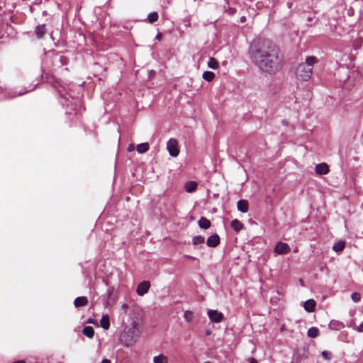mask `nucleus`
Returning a JSON list of instances; mask_svg holds the SVG:
<instances>
[{
    "label": "nucleus",
    "instance_id": "1",
    "mask_svg": "<svg viewBox=\"0 0 363 363\" xmlns=\"http://www.w3.org/2000/svg\"><path fill=\"white\" fill-rule=\"evenodd\" d=\"M249 55L255 65L270 74L279 72L284 65V57L279 48L266 39H255L250 45Z\"/></svg>",
    "mask_w": 363,
    "mask_h": 363
},
{
    "label": "nucleus",
    "instance_id": "2",
    "mask_svg": "<svg viewBox=\"0 0 363 363\" xmlns=\"http://www.w3.org/2000/svg\"><path fill=\"white\" fill-rule=\"evenodd\" d=\"M318 60L314 56H309L306 59L305 62L299 64L296 68V74L297 78L303 81L308 80L312 75V69Z\"/></svg>",
    "mask_w": 363,
    "mask_h": 363
},
{
    "label": "nucleus",
    "instance_id": "3",
    "mask_svg": "<svg viewBox=\"0 0 363 363\" xmlns=\"http://www.w3.org/2000/svg\"><path fill=\"white\" fill-rule=\"evenodd\" d=\"M140 335V331L139 328L133 326L121 335V341L125 346L130 347L138 341Z\"/></svg>",
    "mask_w": 363,
    "mask_h": 363
},
{
    "label": "nucleus",
    "instance_id": "4",
    "mask_svg": "<svg viewBox=\"0 0 363 363\" xmlns=\"http://www.w3.org/2000/svg\"><path fill=\"white\" fill-rule=\"evenodd\" d=\"M167 149L171 156L177 157L179 152L177 140L174 138L169 140L167 143Z\"/></svg>",
    "mask_w": 363,
    "mask_h": 363
},
{
    "label": "nucleus",
    "instance_id": "5",
    "mask_svg": "<svg viewBox=\"0 0 363 363\" xmlns=\"http://www.w3.org/2000/svg\"><path fill=\"white\" fill-rule=\"evenodd\" d=\"M207 314L210 320L215 323L221 322L224 318L223 314L217 310H208Z\"/></svg>",
    "mask_w": 363,
    "mask_h": 363
},
{
    "label": "nucleus",
    "instance_id": "6",
    "mask_svg": "<svg viewBox=\"0 0 363 363\" xmlns=\"http://www.w3.org/2000/svg\"><path fill=\"white\" fill-rule=\"evenodd\" d=\"M150 287V282L147 281H143L138 284L137 288V294L141 296H144L148 292Z\"/></svg>",
    "mask_w": 363,
    "mask_h": 363
},
{
    "label": "nucleus",
    "instance_id": "7",
    "mask_svg": "<svg viewBox=\"0 0 363 363\" xmlns=\"http://www.w3.org/2000/svg\"><path fill=\"white\" fill-rule=\"evenodd\" d=\"M316 174L319 175H325L329 172V167L326 163H320L315 166Z\"/></svg>",
    "mask_w": 363,
    "mask_h": 363
},
{
    "label": "nucleus",
    "instance_id": "8",
    "mask_svg": "<svg viewBox=\"0 0 363 363\" xmlns=\"http://www.w3.org/2000/svg\"><path fill=\"white\" fill-rule=\"evenodd\" d=\"M220 242V238L217 234L211 235L207 240V245L209 247H216Z\"/></svg>",
    "mask_w": 363,
    "mask_h": 363
},
{
    "label": "nucleus",
    "instance_id": "9",
    "mask_svg": "<svg viewBox=\"0 0 363 363\" xmlns=\"http://www.w3.org/2000/svg\"><path fill=\"white\" fill-rule=\"evenodd\" d=\"M328 326L331 330H340L345 327L342 322L336 320H332Z\"/></svg>",
    "mask_w": 363,
    "mask_h": 363
},
{
    "label": "nucleus",
    "instance_id": "10",
    "mask_svg": "<svg viewBox=\"0 0 363 363\" xmlns=\"http://www.w3.org/2000/svg\"><path fill=\"white\" fill-rule=\"evenodd\" d=\"M35 32L38 38H43L46 33L45 25H38L36 26Z\"/></svg>",
    "mask_w": 363,
    "mask_h": 363
},
{
    "label": "nucleus",
    "instance_id": "11",
    "mask_svg": "<svg viewBox=\"0 0 363 363\" xmlns=\"http://www.w3.org/2000/svg\"><path fill=\"white\" fill-rule=\"evenodd\" d=\"M315 305H316V303L314 300H313V299L307 300L304 303V309L309 313L313 312L315 310Z\"/></svg>",
    "mask_w": 363,
    "mask_h": 363
},
{
    "label": "nucleus",
    "instance_id": "12",
    "mask_svg": "<svg viewBox=\"0 0 363 363\" xmlns=\"http://www.w3.org/2000/svg\"><path fill=\"white\" fill-rule=\"evenodd\" d=\"M88 303V299L85 296H79L75 298L74 304L75 307L84 306Z\"/></svg>",
    "mask_w": 363,
    "mask_h": 363
},
{
    "label": "nucleus",
    "instance_id": "13",
    "mask_svg": "<svg viewBox=\"0 0 363 363\" xmlns=\"http://www.w3.org/2000/svg\"><path fill=\"white\" fill-rule=\"evenodd\" d=\"M153 363H168L169 358L164 354H160L153 357Z\"/></svg>",
    "mask_w": 363,
    "mask_h": 363
},
{
    "label": "nucleus",
    "instance_id": "14",
    "mask_svg": "<svg viewBox=\"0 0 363 363\" xmlns=\"http://www.w3.org/2000/svg\"><path fill=\"white\" fill-rule=\"evenodd\" d=\"M238 211L246 213L248 211V203L246 200H240L237 203Z\"/></svg>",
    "mask_w": 363,
    "mask_h": 363
},
{
    "label": "nucleus",
    "instance_id": "15",
    "mask_svg": "<svg viewBox=\"0 0 363 363\" xmlns=\"http://www.w3.org/2000/svg\"><path fill=\"white\" fill-rule=\"evenodd\" d=\"M199 225L201 228L208 229L211 226V222L207 218L201 217L199 220Z\"/></svg>",
    "mask_w": 363,
    "mask_h": 363
},
{
    "label": "nucleus",
    "instance_id": "16",
    "mask_svg": "<svg viewBox=\"0 0 363 363\" xmlns=\"http://www.w3.org/2000/svg\"><path fill=\"white\" fill-rule=\"evenodd\" d=\"M197 183L194 181L187 182L185 184V189L187 192H193L196 190Z\"/></svg>",
    "mask_w": 363,
    "mask_h": 363
},
{
    "label": "nucleus",
    "instance_id": "17",
    "mask_svg": "<svg viewBox=\"0 0 363 363\" xmlns=\"http://www.w3.org/2000/svg\"><path fill=\"white\" fill-rule=\"evenodd\" d=\"M231 227L235 231L239 232L242 229L243 225L238 220L235 219L231 221Z\"/></svg>",
    "mask_w": 363,
    "mask_h": 363
},
{
    "label": "nucleus",
    "instance_id": "18",
    "mask_svg": "<svg viewBox=\"0 0 363 363\" xmlns=\"http://www.w3.org/2000/svg\"><path fill=\"white\" fill-rule=\"evenodd\" d=\"M150 148L149 144L147 143H143L138 145L137 151L138 152L143 154L148 151Z\"/></svg>",
    "mask_w": 363,
    "mask_h": 363
},
{
    "label": "nucleus",
    "instance_id": "19",
    "mask_svg": "<svg viewBox=\"0 0 363 363\" xmlns=\"http://www.w3.org/2000/svg\"><path fill=\"white\" fill-rule=\"evenodd\" d=\"M101 326L105 329H108L110 326V322H109V317L108 315H103L101 320H100Z\"/></svg>",
    "mask_w": 363,
    "mask_h": 363
},
{
    "label": "nucleus",
    "instance_id": "20",
    "mask_svg": "<svg viewBox=\"0 0 363 363\" xmlns=\"http://www.w3.org/2000/svg\"><path fill=\"white\" fill-rule=\"evenodd\" d=\"M82 333L89 337V338H91L94 337V328L91 327V326H86L83 330H82Z\"/></svg>",
    "mask_w": 363,
    "mask_h": 363
},
{
    "label": "nucleus",
    "instance_id": "21",
    "mask_svg": "<svg viewBox=\"0 0 363 363\" xmlns=\"http://www.w3.org/2000/svg\"><path fill=\"white\" fill-rule=\"evenodd\" d=\"M319 335V330L315 327H312L308 329L307 335L311 338H315Z\"/></svg>",
    "mask_w": 363,
    "mask_h": 363
},
{
    "label": "nucleus",
    "instance_id": "22",
    "mask_svg": "<svg viewBox=\"0 0 363 363\" xmlns=\"http://www.w3.org/2000/svg\"><path fill=\"white\" fill-rule=\"evenodd\" d=\"M202 77H203V79H204L207 82H211L215 77V74L213 72H211V71H205L203 73Z\"/></svg>",
    "mask_w": 363,
    "mask_h": 363
},
{
    "label": "nucleus",
    "instance_id": "23",
    "mask_svg": "<svg viewBox=\"0 0 363 363\" xmlns=\"http://www.w3.org/2000/svg\"><path fill=\"white\" fill-rule=\"evenodd\" d=\"M208 67L216 69L218 67V62L214 57H210L208 62Z\"/></svg>",
    "mask_w": 363,
    "mask_h": 363
},
{
    "label": "nucleus",
    "instance_id": "24",
    "mask_svg": "<svg viewBox=\"0 0 363 363\" xmlns=\"http://www.w3.org/2000/svg\"><path fill=\"white\" fill-rule=\"evenodd\" d=\"M184 318L186 322L190 323L194 318V313L191 311H186L184 314Z\"/></svg>",
    "mask_w": 363,
    "mask_h": 363
},
{
    "label": "nucleus",
    "instance_id": "25",
    "mask_svg": "<svg viewBox=\"0 0 363 363\" xmlns=\"http://www.w3.org/2000/svg\"><path fill=\"white\" fill-rule=\"evenodd\" d=\"M147 20L150 23L156 22L158 20V13L157 12H152L149 13Z\"/></svg>",
    "mask_w": 363,
    "mask_h": 363
},
{
    "label": "nucleus",
    "instance_id": "26",
    "mask_svg": "<svg viewBox=\"0 0 363 363\" xmlns=\"http://www.w3.org/2000/svg\"><path fill=\"white\" fill-rule=\"evenodd\" d=\"M204 242H205L204 238L201 236V235L195 236L193 238V244L195 246H197V245H199L200 244H203Z\"/></svg>",
    "mask_w": 363,
    "mask_h": 363
},
{
    "label": "nucleus",
    "instance_id": "27",
    "mask_svg": "<svg viewBox=\"0 0 363 363\" xmlns=\"http://www.w3.org/2000/svg\"><path fill=\"white\" fill-rule=\"evenodd\" d=\"M274 250H290L289 246L286 243L283 242H278L277 243L275 247Z\"/></svg>",
    "mask_w": 363,
    "mask_h": 363
},
{
    "label": "nucleus",
    "instance_id": "28",
    "mask_svg": "<svg viewBox=\"0 0 363 363\" xmlns=\"http://www.w3.org/2000/svg\"><path fill=\"white\" fill-rule=\"evenodd\" d=\"M345 247V241L340 240L337 242L335 243L333 250H343Z\"/></svg>",
    "mask_w": 363,
    "mask_h": 363
},
{
    "label": "nucleus",
    "instance_id": "29",
    "mask_svg": "<svg viewBox=\"0 0 363 363\" xmlns=\"http://www.w3.org/2000/svg\"><path fill=\"white\" fill-rule=\"evenodd\" d=\"M351 298L354 302L357 303L360 301L361 296H360V294H359L357 292H354L352 294Z\"/></svg>",
    "mask_w": 363,
    "mask_h": 363
},
{
    "label": "nucleus",
    "instance_id": "30",
    "mask_svg": "<svg viewBox=\"0 0 363 363\" xmlns=\"http://www.w3.org/2000/svg\"><path fill=\"white\" fill-rule=\"evenodd\" d=\"M322 356L323 357V358L326 360H330L331 359L332 357H333V354L330 352H328V351H323L322 352Z\"/></svg>",
    "mask_w": 363,
    "mask_h": 363
},
{
    "label": "nucleus",
    "instance_id": "31",
    "mask_svg": "<svg viewBox=\"0 0 363 363\" xmlns=\"http://www.w3.org/2000/svg\"><path fill=\"white\" fill-rule=\"evenodd\" d=\"M128 308V306L126 303H123L121 306V309H122V311H123L124 313H126Z\"/></svg>",
    "mask_w": 363,
    "mask_h": 363
},
{
    "label": "nucleus",
    "instance_id": "32",
    "mask_svg": "<svg viewBox=\"0 0 363 363\" xmlns=\"http://www.w3.org/2000/svg\"><path fill=\"white\" fill-rule=\"evenodd\" d=\"M358 332H363V322L359 325V326L357 328Z\"/></svg>",
    "mask_w": 363,
    "mask_h": 363
},
{
    "label": "nucleus",
    "instance_id": "33",
    "mask_svg": "<svg viewBox=\"0 0 363 363\" xmlns=\"http://www.w3.org/2000/svg\"><path fill=\"white\" fill-rule=\"evenodd\" d=\"M249 362L250 363H258L257 361L253 357L250 358Z\"/></svg>",
    "mask_w": 363,
    "mask_h": 363
},
{
    "label": "nucleus",
    "instance_id": "34",
    "mask_svg": "<svg viewBox=\"0 0 363 363\" xmlns=\"http://www.w3.org/2000/svg\"><path fill=\"white\" fill-rule=\"evenodd\" d=\"M101 363H111V361L108 359H104Z\"/></svg>",
    "mask_w": 363,
    "mask_h": 363
},
{
    "label": "nucleus",
    "instance_id": "35",
    "mask_svg": "<svg viewBox=\"0 0 363 363\" xmlns=\"http://www.w3.org/2000/svg\"><path fill=\"white\" fill-rule=\"evenodd\" d=\"M275 252L279 255H282V254H284L286 251L280 250V251H275Z\"/></svg>",
    "mask_w": 363,
    "mask_h": 363
},
{
    "label": "nucleus",
    "instance_id": "36",
    "mask_svg": "<svg viewBox=\"0 0 363 363\" xmlns=\"http://www.w3.org/2000/svg\"><path fill=\"white\" fill-rule=\"evenodd\" d=\"M185 257H188V258H191V259H194V257H191V256H189V255H184Z\"/></svg>",
    "mask_w": 363,
    "mask_h": 363
},
{
    "label": "nucleus",
    "instance_id": "37",
    "mask_svg": "<svg viewBox=\"0 0 363 363\" xmlns=\"http://www.w3.org/2000/svg\"><path fill=\"white\" fill-rule=\"evenodd\" d=\"M13 363H25V362L23 361H18V362H13Z\"/></svg>",
    "mask_w": 363,
    "mask_h": 363
},
{
    "label": "nucleus",
    "instance_id": "38",
    "mask_svg": "<svg viewBox=\"0 0 363 363\" xmlns=\"http://www.w3.org/2000/svg\"><path fill=\"white\" fill-rule=\"evenodd\" d=\"M133 147L132 145L128 147V150L130 151L132 150Z\"/></svg>",
    "mask_w": 363,
    "mask_h": 363
},
{
    "label": "nucleus",
    "instance_id": "39",
    "mask_svg": "<svg viewBox=\"0 0 363 363\" xmlns=\"http://www.w3.org/2000/svg\"><path fill=\"white\" fill-rule=\"evenodd\" d=\"M244 20H245V17H242V18H241V21H244Z\"/></svg>",
    "mask_w": 363,
    "mask_h": 363
},
{
    "label": "nucleus",
    "instance_id": "40",
    "mask_svg": "<svg viewBox=\"0 0 363 363\" xmlns=\"http://www.w3.org/2000/svg\"><path fill=\"white\" fill-rule=\"evenodd\" d=\"M204 363H211V362H204Z\"/></svg>",
    "mask_w": 363,
    "mask_h": 363
}]
</instances>
